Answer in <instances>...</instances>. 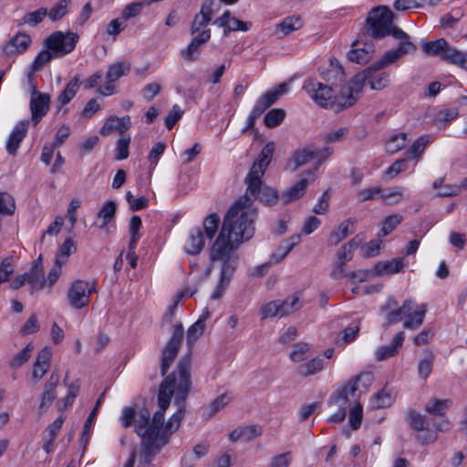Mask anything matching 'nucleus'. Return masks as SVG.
<instances>
[{
	"label": "nucleus",
	"mask_w": 467,
	"mask_h": 467,
	"mask_svg": "<svg viewBox=\"0 0 467 467\" xmlns=\"http://www.w3.org/2000/svg\"><path fill=\"white\" fill-rule=\"evenodd\" d=\"M191 384V358L186 356L180 360L177 369L166 377L160 385L158 394L160 410L154 413L150 432L146 433L148 444H153L154 449L158 447L157 442L164 424V414L173 395H175L178 410L169 419L164 432L172 433L178 430L185 414L184 400L189 394Z\"/></svg>",
	"instance_id": "1"
},
{
	"label": "nucleus",
	"mask_w": 467,
	"mask_h": 467,
	"mask_svg": "<svg viewBox=\"0 0 467 467\" xmlns=\"http://www.w3.org/2000/svg\"><path fill=\"white\" fill-rule=\"evenodd\" d=\"M249 194L246 190V192L231 205L215 242L239 247L242 243L254 236V222L258 213Z\"/></svg>",
	"instance_id": "2"
},
{
	"label": "nucleus",
	"mask_w": 467,
	"mask_h": 467,
	"mask_svg": "<svg viewBox=\"0 0 467 467\" xmlns=\"http://www.w3.org/2000/svg\"><path fill=\"white\" fill-rule=\"evenodd\" d=\"M367 31L373 38H383L387 36H392L400 41L399 47L410 45L413 48V53L417 47L410 40L409 35L403 30L393 25V14L386 6H377L370 10L367 17Z\"/></svg>",
	"instance_id": "3"
},
{
	"label": "nucleus",
	"mask_w": 467,
	"mask_h": 467,
	"mask_svg": "<svg viewBox=\"0 0 467 467\" xmlns=\"http://www.w3.org/2000/svg\"><path fill=\"white\" fill-rule=\"evenodd\" d=\"M380 310L382 312H388L385 326L398 323L405 318L403 323L404 328L416 330L424 321L427 313V305H416L413 300L407 299L400 306H398L397 301L393 297H389L386 303L381 306Z\"/></svg>",
	"instance_id": "4"
},
{
	"label": "nucleus",
	"mask_w": 467,
	"mask_h": 467,
	"mask_svg": "<svg viewBox=\"0 0 467 467\" xmlns=\"http://www.w3.org/2000/svg\"><path fill=\"white\" fill-rule=\"evenodd\" d=\"M396 49L387 51L380 59L375 61L371 66L366 68L368 84L371 89L381 90L389 84V74L382 71L383 68L399 61L403 56L413 53V48L410 45H402Z\"/></svg>",
	"instance_id": "5"
},
{
	"label": "nucleus",
	"mask_w": 467,
	"mask_h": 467,
	"mask_svg": "<svg viewBox=\"0 0 467 467\" xmlns=\"http://www.w3.org/2000/svg\"><path fill=\"white\" fill-rule=\"evenodd\" d=\"M303 89L320 107L333 109L336 112L345 109V107L340 104L341 92L339 95H335L331 87L317 79H306L304 81Z\"/></svg>",
	"instance_id": "6"
},
{
	"label": "nucleus",
	"mask_w": 467,
	"mask_h": 467,
	"mask_svg": "<svg viewBox=\"0 0 467 467\" xmlns=\"http://www.w3.org/2000/svg\"><path fill=\"white\" fill-rule=\"evenodd\" d=\"M238 247L223 244L220 242L213 243L209 252V258L212 263L222 262L220 280L230 283L238 265V257L234 255V252Z\"/></svg>",
	"instance_id": "7"
},
{
	"label": "nucleus",
	"mask_w": 467,
	"mask_h": 467,
	"mask_svg": "<svg viewBox=\"0 0 467 467\" xmlns=\"http://www.w3.org/2000/svg\"><path fill=\"white\" fill-rule=\"evenodd\" d=\"M275 149V146L273 141L267 142L262 149L245 178L247 191L254 197L258 194L259 188L262 187V177L272 160Z\"/></svg>",
	"instance_id": "8"
},
{
	"label": "nucleus",
	"mask_w": 467,
	"mask_h": 467,
	"mask_svg": "<svg viewBox=\"0 0 467 467\" xmlns=\"http://www.w3.org/2000/svg\"><path fill=\"white\" fill-rule=\"evenodd\" d=\"M355 390L353 384L344 385L330 396L327 405L334 410V412L327 418L328 422L340 423L345 420L347 410L350 408L352 401H356Z\"/></svg>",
	"instance_id": "9"
},
{
	"label": "nucleus",
	"mask_w": 467,
	"mask_h": 467,
	"mask_svg": "<svg viewBox=\"0 0 467 467\" xmlns=\"http://www.w3.org/2000/svg\"><path fill=\"white\" fill-rule=\"evenodd\" d=\"M25 285H28L30 286V291L32 294L47 286L41 256L33 262V265L28 272L17 275L12 281L11 287L13 289H19Z\"/></svg>",
	"instance_id": "10"
},
{
	"label": "nucleus",
	"mask_w": 467,
	"mask_h": 467,
	"mask_svg": "<svg viewBox=\"0 0 467 467\" xmlns=\"http://www.w3.org/2000/svg\"><path fill=\"white\" fill-rule=\"evenodd\" d=\"M78 41V34L56 31L45 40V47L53 51L55 57H60L71 53Z\"/></svg>",
	"instance_id": "11"
},
{
	"label": "nucleus",
	"mask_w": 467,
	"mask_h": 467,
	"mask_svg": "<svg viewBox=\"0 0 467 467\" xmlns=\"http://www.w3.org/2000/svg\"><path fill=\"white\" fill-rule=\"evenodd\" d=\"M96 292V282L78 279L72 282L67 291L68 304L76 309H81L89 304L90 296Z\"/></svg>",
	"instance_id": "12"
},
{
	"label": "nucleus",
	"mask_w": 467,
	"mask_h": 467,
	"mask_svg": "<svg viewBox=\"0 0 467 467\" xmlns=\"http://www.w3.org/2000/svg\"><path fill=\"white\" fill-rule=\"evenodd\" d=\"M130 71V65L121 61L111 64L106 74V83L99 88L98 92L103 96H110L116 92L114 83Z\"/></svg>",
	"instance_id": "13"
},
{
	"label": "nucleus",
	"mask_w": 467,
	"mask_h": 467,
	"mask_svg": "<svg viewBox=\"0 0 467 467\" xmlns=\"http://www.w3.org/2000/svg\"><path fill=\"white\" fill-rule=\"evenodd\" d=\"M50 101V96L47 93L38 92L36 87L34 86L29 108L32 115V122L35 126L40 122L42 118L49 110Z\"/></svg>",
	"instance_id": "14"
},
{
	"label": "nucleus",
	"mask_w": 467,
	"mask_h": 467,
	"mask_svg": "<svg viewBox=\"0 0 467 467\" xmlns=\"http://www.w3.org/2000/svg\"><path fill=\"white\" fill-rule=\"evenodd\" d=\"M368 83L366 70L356 74L349 81L348 85L341 89V102L343 107L352 106L357 100V95L361 91L365 83Z\"/></svg>",
	"instance_id": "15"
},
{
	"label": "nucleus",
	"mask_w": 467,
	"mask_h": 467,
	"mask_svg": "<svg viewBox=\"0 0 467 467\" xmlns=\"http://www.w3.org/2000/svg\"><path fill=\"white\" fill-rule=\"evenodd\" d=\"M316 179L317 175L313 171H307L304 172L301 176V179L296 183H295L282 193L281 201L285 204H287L291 202L298 200L305 194L307 186L313 183Z\"/></svg>",
	"instance_id": "16"
},
{
	"label": "nucleus",
	"mask_w": 467,
	"mask_h": 467,
	"mask_svg": "<svg viewBox=\"0 0 467 467\" xmlns=\"http://www.w3.org/2000/svg\"><path fill=\"white\" fill-rule=\"evenodd\" d=\"M211 38V30L206 29L202 31L200 34L195 36L188 47L180 52V56L182 59L192 62L200 55V47L209 41Z\"/></svg>",
	"instance_id": "17"
},
{
	"label": "nucleus",
	"mask_w": 467,
	"mask_h": 467,
	"mask_svg": "<svg viewBox=\"0 0 467 467\" xmlns=\"http://www.w3.org/2000/svg\"><path fill=\"white\" fill-rule=\"evenodd\" d=\"M150 413L148 410L143 409L135 416V430L139 436L141 437L142 446L145 454H150L154 450L153 444H148L146 441V433L150 432Z\"/></svg>",
	"instance_id": "18"
},
{
	"label": "nucleus",
	"mask_w": 467,
	"mask_h": 467,
	"mask_svg": "<svg viewBox=\"0 0 467 467\" xmlns=\"http://www.w3.org/2000/svg\"><path fill=\"white\" fill-rule=\"evenodd\" d=\"M131 126V120L129 116H124L121 118L116 116L109 117L103 126L100 129V134L104 136H108L114 131L119 133V137L121 135H127L126 131Z\"/></svg>",
	"instance_id": "19"
},
{
	"label": "nucleus",
	"mask_w": 467,
	"mask_h": 467,
	"mask_svg": "<svg viewBox=\"0 0 467 467\" xmlns=\"http://www.w3.org/2000/svg\"><path fill=\"white\" fill-rule=\"evenodd\" d=\"M31 36L24 32H18L3 47V52L6 56H14L24 53L31 45Z\"/></svg>",
	"instance_id": "20"
},
{
	"label": "nucleus",
	"mask_w": 467,
	"mask_h": 467,
	"mask_svg": "<svg viewBox=\"0 0 467 467\" xmlns=\"http://www.w3.org/2000/svg\"><path fill=\"white\" fill-rule=\"evenodd\" d=\"M30 121L28 119H24L19 121L12 130L11 134L8 137L6 141V150L11 155H16V151L20 146V143L23 141L25 137L26 136Z\"/></svg>",
	"instance_id": "21"
},
{
	"label": "nucleus",
	"mask_w": 467,
	"mask_h": 467,
	"mask_svg": "<svg viewBox=\"0 0 467 467\" xmlns=\"http://www.w3.org/2000/svg\"><path fill=\"white\" fill-rule=\"evenodd\" d=\"M213 3L214 0H206L202 5L200 12L195 15L191 26V34L192 36L196 35L197 33L200 34L202 31H203L204 29L202 28L206 27L209 22L212 20L213 13Z\"/></svg>",
	"instance_id": "22"
},
{
	"label": "nucleus",
	"mask_w": 467,
	"mask_h": 467,
	"mask_svg": "<svg viewBox=\"0 0 467 467\" xmlns=\"http://www.w3.org/2000/svg\"><path fill=\"white\" fill-rule=\"evenodd\" d=\"M52 349L49 347L43 348L36 356L33 365L32 378L38 381L50 368Z\"/></svg>",
	"instance_id": "23"
},
{
	"label": "nucleus",
	"mask_w": 467,
	"mask_h": 467,
	"mask_svg": "<svg viewBox=\"0 0 467 467\" xmlns=\"http://www.w3.org/2000/svg\"><path fill=\"white\" fill-rule=\"evenodd\" d=\"M59 382V375L57 373H52L48 380L44 385V390L40 399L39 412L45 413L50 407L54 400L57 398L55 392L56 388Z\"/></svg>",
	"instance_id": "24"
},
{
	"label": "nucleus",
	"mask_w": 467,
	"mask_h": 467,
	"mask_svg": "<svg viewBox=\"0 0 467 467\" xmlns=\"http://www.w3.org/2000/svg\"><path fill=\"white\" fill-rule=\"evenodd\" d=\"M214 24L224 28L225 36L231 31H248L252 26L251 23L244 22L236 17L231 16V13L229 11H225L214 21Z\"/></svg>",
	"instance_id": "25"
},
{
	"label": "nucleus",
	"mask_w": 467,
	"mask_h": 467,
	"mask_svg": "<svg viewBox=\"0 0 467 467\" xmlns=\"http://www.w3.org/2000/svg\"><path fill=\"white\" fill-rule=\"evenodd\" d=\"M205 238L200 227L192 228L185 241L184 251L188 254H198L204 247Z\"/></svg>",
	"instance_id": "26"
},
{
	"label": "nucleus",
	"mask_w": 467,
	"mask_h": 467,
	"mask_svg": "<svg viewBox=\"0 0 467 467\" xmlns=\"http://www.w3.org/2000/svg\"><path fill=\"white\" fill-rule=\"evenodd\" d=\"M405 339L404 332L397 333L389 345L379 347L376 351V358L378 360H385L394 357L401 348Z\"/></svg>",
	"instance_id": "27"
},
{
	"label": "nucleus",
	"mask_w": 467,
	"mask_h": 467,
	"mask_svg": "<svg viewBox=\"0 0 467 467\" xmlns=\"http://www.w3.org/2000/svg\"><path fill=\"white\" fill-rule=\"evenodd\" d=\"M404 268L403 258H394L389 261L378 262L374 265V272L377 275H392L400 273Z\"/></svg>",
	"instance_id": "28"
},
{
	"label": "nucleus",
	"mask_w": 467,
	"mask_h": 467,
	"mask_svg": "<svg viewBox=\"0 0 467 467\" xmlns=\"http://www.w3.org/2000/svg\"><path fill=\"white\" fill-rule=\"evenodd\" d=\"M443 60L467 70V52L461 51L454 47L448 46Z\"/></svg>",
	"instance_id": "29"
},
{
	"label": "nucleus",
	"mask_w": 467,
	"mask_h": 467,
	"mask_svg": "<svg viewBox=\"0 0 467 467\" xmlns=\"http://www.w3.org/2000/svg\"><path fill=\"white\" fill-rule=\"evenodd\" d=\"M356 223L354 219H347L340 223L337 229L330 234L329 241L333 244H339L343 239L354 232L353 225Z\"/></svg>",
	"instance_id": "30"
},
{
	"label": "nucleus",
	"mask_w": 467,
	"mask_h": 467,
	"mask_svg": "<svg viewBox=\"0 0 467 467\" xmlns=\"http://www.w3.org/2000/svg\"><path fill=\"white\" fill-rule=\"evenodd\" d=\"M181 346L168 342L165 346L161 355V372L164 376L171 365L173 363L174 358L177 357Z\"/></svg>",
	"instance_id": "31"
},
{
	"label": "nucleus",
	"mask_w": 467,
	"mask_h": 467,
	"mask_svg": "<svg viewBox=\"0 0 467 467\" xmlns=\"http://www.w3.org/2000/svg\"><path fill=\"white\" fill-rule=\"evenodd\" d=\"M323 367V358L316 357L298 366L296 372L302 377H309L320 372Z\"/></svg>",
	"instance_id": "32"
},
{
	"label": "nucleus",
	"mask_w": 467,
	"mask_h": 467,
	"mask_svg": "<svg viewBox=\"0 0 467 467\" xmlns=\"http://www.w3.org/2000/svg\"><path fill=\"white\" fill-rule=\"evenodd\" d=\"M410 139L409 138V134L405 132H401L399 134H394L389 137L385 144V149L389 153L394 154L399 150H402L406 147V145L410 142Z\"/></svg>",
	"instance_id": "33"
},
{
	"label": "nucleus",
	"mask_w": 467,
	"mask_h": 467,
	"mask_svg": "<svg viewBox=\"0 0 467 467\" xmlns=\"http://www.w3.org/2000/svg\"><path fill=\"white\" fill-rule=\"evenodd\" d=\"M374 376L371 372H362L355 378L348 380L345 385L353 384L356 389V400H358L359 394L362 392L361 388L366 390L373 382Z\"/></svg>",
	"instance_id": "34"
},
{
	"label": "nucleus",
	"mask_w": 467,
	"mask_h": 467,
	"mask_svg": "<svg viewBox=\"0 0 467 467\" xmlns=\"http://www.w3.org/2000/svg\"><path fill=\"white\" fill-rule=\"evenodd\" d=\"M404 187L397 186L388 189L381 188L380 199L385 204L393 205L401 202L404 196Z\"/></svg>",
	"instance_id": "35"
},
{
	"label": "nucleus",
	"mask_w": 467,
	"mask_h": 467,
	"mask_svg": "<svg viewBox=\"0 0 467 467\" xmlns=\"http://www.w3.org/2000/svg\"><path fill=\"white\" fill-rule=\"evenodd\" d=\"M448 46L449 43L444 38H439L435 41L424 43L422 45V50L429 56H439L443 59Z\"/></svg>",
	"instance_id": "36"
},
{
	"label": "nucleus",
	"mask_w": 467,
	"mask_h": 467,
	"mask_svg": "<svg viewBox=\"0 0 467 467\" xmlns=\"http://www.w3.org/2000/svg\"><path fill=\"white\" fill-rule=\"evenodd\" d=\"M117 210L116 202L113 201H108L104 203L102 208L98 213V219L100 221L99 227L104 228L109 224L115 217Z\"/></svg>",
	"instance_id": "37"
},
{
	"label": "nucleus",
	"mask_w": 467,
	"mask_h": 467,
	"mask_svg": "<svg viewBox=\"0 0 467 467\" xmlns=\"http://www.w3.org/2000/svg\"><path fill=\"white\" fill-rule=\"evenodd\" d=\"M317 151L312 147L298 149L293 154L292 161L295 163V170L315 160Z\"/></svg>",
	"instance_id": "38"
},
{
	"label": "nucleus",
	"mask_w": 467,
	"mask_h": 467,
	"mask_svg": "<svg viewBox=\"0 0 467 467\" xmlns=\"http://www.w3.org/2000/svg\"><path fill=\"white\" fill-rule=\"evenodd\" d=\"M311 354L310 345L304 342H298L293 345L289 358L293 362H302L306 360Z\"/></svg>",
	"instance_id": "39"
},
{
	"label": "nucleus",
	"mask_w": 467,
	"mask_h": 467,
	"mask_svg": "<svg viewBox=\"0 0 467 467\" xmlns=\"http://www.w3.org/2000/svg\"><path fill=\"white\" fill-rule=\"evenodd\" d=\"M303 26V22L299 16H292L285 17L281 23L276 25V30L285 36Z\"/></svg>",
	"instance_id": "40"
},
{
	"label": "nucleus",
	"mask_w": 467,
	"mask_h": 467,
	"mask_svg": "<svg viewBox=\"0 0 467 467\" xmlns=\"http://www.w3.org/2000/svg\"><path fill=\"white\" fill-rule=\"evenodd\" d=\"M281 317L287 316L302 307V303L298 295L288 296L285 300H279Z\"/></svg>",
	"instance_id": "41"
},
{
	"label": "nucleus",
	"mask_w": 467,
	"mask_h": 467,
	"mask_svg": "<svg viewBox=\"0 0 467 467\" xmlns=\"http://www.w3.org/2000/svg\"><path fill=\"white\" fill-rule=\"evenodd\" d=\"M47 16V9L41 7L34 12L26 14L17 23L18 26L28 25L36 26Z\"/></svg>",
	"instance_id": "42"
},
{
	"label": "nucleus",
	"mask_w": 467,
	"mask_h": 467,
	"mask_svg": "<svg viewBox=\"0 0 467 467\" xmlns=\"http://www.w3.org/2000/svg\"><path fill=\"white\" fill-rule=\"evenodd\" d=\"M249 196H250L253 203H254V199L259 198L261 202H263L264 204L268 205V206H272V205L275 204L279 198L277 191H275V189L270 188V187H265L263 189H261V187H260L259 192L257 195H255L254 197L251 194H249Z\"/></svg>",
	"instance_id": "43"
},
{
	"label": "nucleus",
	"mask_w": 467,
	"mask_h": 467,
	"mask_svg": "<svg viewBox=\"0 0 467 467\" xmlns=\"http://www.w3.org/2000/svg\"><path fill=\"white\" fill-rule=\"evenodd\" d=\"M220 223V216L216 213H213L206 216L202 223V227L204 231V236L207 239H213L218 231Z\"/></svg>",
	"instance_id": "44"
},
{
	"label": "nucleus",
	"mask_w": 467,
	"mask_h": 467,
	"mask_svg": "<svg viewBox=\"0 0 467 467\" xmlns=\"http://www.w3.org/2000/svg\"><path fill=\"white\" fill-rule=\"evenodd\" d=\"M79 88V83L78 78L75 77L73 79H71L64 88V90L61 92V94L58 97V102L60 104V107L65 106L76 95Z\"/></svg>",
	"instance_id": "45"
},
{
	"label": "nucleus",
	"mask_w": 467,
	"mask_h": 467,
	"mask_svg": "<svg viewBox=\"0 0 467 467\" xmlns=\"http://www.w3.org/2000/svg\"><path fill=\"white\" fill-rule=\"evenodd\" d=\"M373 49L371 47L368 48H352L348 54V57L350 61L355 62L357 64H366L368 62L372 57Z\"/></svg>",
	"instance_id": "46"
},
{
	"label": "nucleus",
	"mask_w": 467,
	"mask_h": 467,
	"mask_svg": "<svg viewBox=\"0 0 467 467\" xmlns=\"http://www.w3.org/2000/svg\"><path fill=\"white\" fill-rule=\"evenodd\" d=\"M34 348V344L32 342L28 343L20 352L14 356L10 361V366L14 368L22 367L31 358Z\"/></svg>",
	"instance_id": "47"
},
{
	"label": "nucleus",
	"mask_w": 467,
	"mask_h": 467,
	"mask_svg": "<svg viewBox=\"0 0 467 467\" xmlns=\"http://www.w3.org/2000/svg\"><path fill=\"white\" fill-rule=\"evenodd\" d=\"M451 405V400L449 399H434L426 405L425 410L431 414L443 415Z\"/></svg>",
	"instance_id": "48"
},
{
	"label": "nucleus",
	"mask_w": 467,
	"mask_h": 467,
	"mask_svg": "<svg viewBox=\"0 0 467 467\" xmlns=\"http://www.w3.org/2000/svg\"><path fill=\"white\" fill-rule=\"evenodd\" d=\"M402 220L403 217L399 213H394L386 217L382 223L379 235L387 236L402 222Z\"/></svg>",
	"instance_id": "49"
},
{
	"label": "nucleus",
	"mask_w": 467,
	"mask_h": 467,
	"mask_svg": "<svg viewBox=\"0 0 467 467\" xmlns=\"http://www.w3.org/2000/svg\"><path fill=\"white\" fill-rule=\"evenodd\" d=\"M69 4L70 0L58 1L49 11H47L49 19L54 22L64 17L68 12Z\"/></svg>",
	"instance_id": "50"
},
{
	"label": "nucleus",
	"mask_w": 467,
	"mask_h": 467,
	"mask_svg": "<svg viewBox=\"0 0 467 467\" xmlns=\"http://www.w3.org/2000/svg\"><path fill=\"white\" fill-rule=\"evenodd\" d=\"M443 178H440L433 182L435 189H440L438 195L441 197H452L460 194V188L457 184H447L442 186Z\"/></svg>",
	"instance_id": "51"
},
{
	"label": "nucleus",
	"mask_w": 467,
	"mask_h": 467,
	"mask_svg": "<svg viewBox=\"0 0 467 467\" xmlns=\"http://www.w3.org/2000/svg\"><path fill=\"white\" fill-rule=\"evenodd\" d=\"M130 136L121 135L116 143V160L122 161L129 157V146L130 143Z\"/></svg>",
	"instance_id": "52"
},
{
	"label": "nucleus",
	"mask_w": 467,
	"mask_h": 467,
	"mask_svg": "<svg viewBox=\"0 0 467 467\" xmlns=\"http://www.w3.org/2000/svg\"><path fill=\"white\" fill-rule=\"evenodd\" d=\"M54 57H56L54 52L49 49L40 51L32 63V70L34 72L40 71Z\"/></svg>",
	"instance_id": "53"
},
{
	"label": "nucleus",
	"mask_w": 467,
	"mask_h": 467,
	"mask_svg": "<svg viewBox=\"0 0 467 467\" xmlns=\"http://www.w3.org/2000/svg\"><path fill=\"white\" fill-rule=\"evenodd\" d=\"M285 112L282 109H273L266 113L264 119L265 124L269 128L278 126L285 119Z\"/></svg>",
	"instance_id": "54"
},
{
	"label": "nucleus",
	"mask_w": 467,
	"mask_h": 467,
	"mask_svg": "<svg viewBox=\"0 0 467 467\" xmlns=\"http://www.w3.org/2000/svg\"><path fill=\"white\" fill-rule=\"evenodd\" d=\"M288 91V86L286 83H281L274 89L268 90L266 93H265L262 98L268 106H272L280 96L284 95Z\"/></svg>",
	"instance_id": "55"
},
{
	"label": "nucleus",
	"mask_w": 467,
	"mask_h": 467,
	"mask_svg": "<svg viewBox=\"0 0 467 467\" xmlns=\"http://www.w3.org/2000/svg\"><path fill=\"white\" fill-rule=\"evenodd\" d=\"M354 406L350 409L349 411V423L353 430H358L362 421L363 418V408L362 405L358 401H352Z\"/></svg>",
	"instance_id": "56"
},
{
	"label": "nucleus",
	"mask_w": 467,
	"mask_h": 467,
	"mask_svg": "<svg viewBox=\"0 0 467 467\" xmlns=\"http://www.w3.org/2000/svg\"><path fill=\"white\" fill-rule=\"evenodd\" d=\"M16 211L15 200L7 192H0V213L11 215Z\"/></svg>",
	"instance_id": "57"
},
{
	"label": "nucleus",
	"mask_w": 467,
	"mask_h": 467,
	"mask_svg": "<svg viewBox=\"0 0 467 467\" xmlns=\"http://www.w3.org/2000/svg\"><path fill=\"white\" fill-rule=\"evenodd\" d=\"M429 136H421L417 139L410 148L407 150V154L410 158H419L424 151L426 146L429 144Z\"/></svg>",
	"instance_id": "58"
},
{
	"label": "nucleus",
	"mask_w": 467,
	"mask_h": 467,
	"mask_svg": "<svg viewBox=\"0 0 467 467\" xmlns=\"http://www.w3.org/2000/svg\"><path fill=\"white\" fill-rule=\"evenodd\" d=\"M204 327V317H199V319L192 324L187 331L188 343L192 344L196 341V339L203 334Z\"/></svg>",
	"instance_id": "59"
},
{
	"label": "nucleus",
	"mask_w": 467,
	"mask_h": 467,
	"mask_svg": "<svg viewBox=\"0 0 467 467\" xmlns=\"http://www.w3.org/2000/svg\"><path fill=\"white\" fill-rule=\"evenodd\" d=\"M230 400H231V398L226 393H223V394L218 396L216 399H214L210 403L206 417L207 418L213 417L216 412H218L224 406H226Z\"/></svg>",
	"instance_id": "60"
},
{
	"label": "nucleus",
	"mask_w": 467,
	"mask_h": 467,
	"mask_svg": "<svg viewBox=\"0 0 467 467\" xmlns=\"http://www.w3.org/2000/svg\"><path fill=\"white\" fill-rule=\"evenodd\" d=\"M77 250L76 244L70 238L65 240V242L58 248L56 259L61 262H65L66 259Z\"/></svg>",
	"instance_id": "61"
},
{
	"label": "nucleus",
	"mask_w": 467,
	"mask_h": 467,
	"mask_svg": "<svg viewBox=\"0 0 467 467\" xmlns=\"http://www.w3.org/2000/svg\"><path fill=\"white\" fill-rule=\"evenodd\" d=\"M408 416L410 424L415 431H420L427 430L428 422L423 415L410 410Z\"/></svg>",
	"instance_id": "62"
},
{
	"label": "nucleus",
	"mask_w": 467,
	"mask_h": 467,
	"mask_svg": "<svg viewBox=\"0 0 467 467\" xmlns=\"http://www.w3.org/2000/svg\"><path fill=\"white\" fill-rule=\"evenodd\" d=\"M458 116V110L456 109H446L439 111L434 119L436 125L441 126L446 125L451 120L454 119Z\"/></svg>",
	"instance_id": "63"
},
{
	"label": "nucleus",
	"mask_w": 467,
	"mask_h": 467,
	"mask_svg": "<svg viewBox=\"0 0 467 467\" xmlns=\"http://www.w3.org/2000/svg\"><path fill=\"white\" fill-rule=\"evenodd\" d=\"M381 249V241L371 240L366 245L361 247L362 256L365 258L375 257L379 254Z\"/></svg>",
	"instance_id": "64"
}]
</instances>
